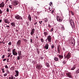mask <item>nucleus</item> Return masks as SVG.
I'll use <instances>...</instances> for the list:
<instances>
[{"label":"nucleus","mask_w":79,"mask_h":79,"mask_svg":"<svg viewBox=\"0 0 79 79\" xmlns=\"http://www.w3.org/2000/svg\"><path fill=\"white\" fill-rule=\"evenodd\" d=\"M6 11L7 12H9V9H8V8H7Z\"/></svg>","instance_id":"ea45409f"},{"label":"nucleus","mask_w":79,"mask_h":79,"mask_svg":"<svg viewBox=\"0 0 79 79\" xmlns=\"http://www.w3.org/2000/svg\"><path fill=\"white\" fill-rule=\"evenodd\" d=\"M28 20H29V21L31 22V20L32 19L31 18V15H30V14H29L28 15Z\"/></svg>","instance_id":"a211bd4d"},{"label":"nucleus","mask_w":79,"mask_h":79,"mask_svg":"<svg viewBox=\"0 0 79 79\" xmlns=\"http://www.w3.org/2000/svg\"><path fill=\"white\" fill-rule=\"evenodd\" d=\"M9 59H7V62H9Z\"/></svg>","instance_id":"3c124183"},{"label":"nucleus","mask_w":79,"mask_h":79,"mask_svg":"<svg viewBox=\"0 0 79 79\" xmlns=\"http://www.w3.org/2000/svg\"><path fill=\"white\" fill-rule=\"evenodd\" d=\"M6 27H10V26L7 25L6 26Z\"/></svg>","instance_id":"8fccbe9b"},{"label":"nucleus","mask_w":79,"mask_h":79,"mask_svg":"<svg viewBox=\"0 0 79 79\" xmlns=\"http://www.w3.org/2000/svg\"><path fill=\"white\" fill-rule=\"evenodd\" d=\"M3 43V42L2 41L1 43H2V44Z\"/></svg>","instance_id":"69168bd1"},{"label":"nucleus","mask_w":79,"mask_h":79,"mask_svg":"<svg viewBox=\"0 0 79 79\" xmlns=\"http://www.w3.org/2000/svg\"><path fill=\"white\" fill-rule=\"evenodd\" d=\"M8 45H11V43L10 42L8 43Z\"/></svg>","instance_id":"a19ab883"},{"label":"nucleus","mask_w":79,"mask_h":79,"mask_svg":"<svg viewBox=\"0 0 79 79\" xmlns=\"http://www.w3.org/2000/svg\"><path fill=\"white\" fill-rule=\"evenodd\" d=\"M10 50H8V52H10Z\"/></svg>","instance_id":"774afa93"},{"label":"nucleus","mask_w":79,"mask_h":79,"mask_svg":"<svg viewBox=\"0 0 79 79\" xmlns=\"http://www.w3.org/2000/svg\"><path fill=\"white\" fill-rule=\"evenodd\" d=\"M35 32V29L34 28H33L31 29V35H32L34 34V32Z\"/></svg>","instance_id":"f8f14e48"},{"label":"nucleus","mask_w":79,"mask_h":79,"mask_svg":"<svg viewBox=\"0 0 79 79\" xmlns=\"http://www.w3.org/2000/svg\"><path fill=\"white\" fill-rule=\"evenodd\" d=\"M54 60H55V61H58L59 60V59L58 58L55 57L54 58Z\"/></svg>","instance_id":"4be33fe9"},{"label":"nucleus","mask_w":79,"mask_h":79,"mask_svg":"<svg viewBox=\"0 0 79 79\" xmlns=\"http://www.w3.org/2000/svg\"><path fill=\"white\" fill-rule=\"evenodd\" d=\"M40 40L42 42V43H44V40L43 39H41Z\"/></svg>","instance_id":"c756f323"},{"label":"nucleus","mask_w":79,"mask_h":79,"mask_svg":"<svg viewBox=\"0 0 79 79\" xmlns=\"http://www.w3.org/2000/svg\"><path fill=\"white\" fill-rule=\"evenodd\" d=\"M57 48H60V45H58Z\"/></svg>","instance_id":"49530a36"},{"label":"nucleus","mask_w":79,"mask_h":79,"mask_svg":"<svg viewBox=\"0 0 79 79\" xmlns=\"http://www.w3.org/2000/svg\"><path fill=\"white\" fill-rule=\"evenodd\" d=\"M12 54L13 55H15V56H16V55H18V53L16 52V49H14L12 50Z\"/></svg>","instance_id":"20e7f679"},{"label":"nucleus","mask_w":79,"mask_h":79,"mask_svg":"<svg viewBox=\"0 0 79 79\" xmlns=\"http://www.w3.org/2000/svg\"><path fill=\"white\" fill-rule=\"evenodd\" d=\"M40 58V59H41V60L43 59V58H42V57H41Z\"/></svg>","instance_id":"864d4df0"},{"label":"nucleus","mask_w":79,"mask_h":79,"mask_svg":"<svg viewBox=\"0 0 79 79\" xmlns=\"http://www.w3.org/2000/svg\"><path fill=\"white\" fill-rule=\"evenodd\" d=\"M36 39H38V36H36Z\"/></svg>","instance_id":"052dcab7"},{"label":"nucleus","mask_w":79,"mask_h":79,"mask_svg":"<svg viewBox=\"0 0 79 79\" xmlns=\"http://www.w3.org/2000/svg\"><path fill=\"white\" fill-rule=\"evenodd\" d=\"M35 18H36V19H37V16H35Z\"/></svg>","instance_id":"e2e57ef3"},{"label":"nucleus","mask_w":79,"mask_h":79,"mask_svg":"<svg viewBox=\"0 0 79 79\" xmlns=\"http://www.w3.org/2000/svg\"><path fill=\"white\" fill-rule=\"evenodd\" d=\"M6 59H4L3 60V61H6Z\"/></svg>","instance_id":"a18cd8bd"},{"label":"nucleus","mask_w":79,"mask_h":79,"mask_svg":"<svg viewBox=\"0 0 79 79\" xmlns=\"http://www.w3.org/2000/svg\"><path fill=\"white\" fill-rule=\"evenodd\" d=\"M44 34L45 37H46L47 35V34H48V32H45V31H44Z\"/></svg>","instance_id":"412c9836"},{"label":"nucleus","mask_w":79,"mask_h":79,"mask_svg":"<svg viewBox=\"0 0 79 79\" xmlns=\"http://www.w3.org/2000/svg\"><path fill=\"white\" fill-rule=\"evenodd\" d=\"M56 18L57 20L58 21H59V22H61V21H62V19H61V17L60 16H56Z\"/></svg>","instance_id":"7ed1b4c3"},{"label":"nucleus","mask_w":79,"mask_h":79,"mask_svg":"<svg viewBox=\"0 0 79 79\" xmlns=\"http://www.w3.org/2000/svg\"><path fill=\"white\" fill-rule=\"evenodd\" d=\"M10 55H9L8 56V57H10Z\"/></svg>","instance_id":"13d9d810"},{"label":"nucleus","mask_w":79,"mask_h":79,"mask_svg":"<svg viewBox=\"0 0 79 79\" xmlns=\"http://www.w3.org/2000/svg\"><path fill=\"white\" fill-rule=\"evenodd\" d=\"M10 24L11 25H12V26H13V27L16 26H15V22L11 23H10Z\"/></svg>","instance_id":"6ab92c4d"},{"label":"nucleus","mask_w":79,"mask_h":79,"mask_svg":"<svg viewBox=\"0 0 79 79\" xmlns=\"http://www.w3.org/2000/svg\"><path fill=\"white\" fill-rule=\"evenodd\" d=\"M76 65H74L73 67L72 68H71V70H74V69H76Z\"/></svg>","instance_id":"aec40b11"},{"label":"nucleus","mask_w":79,"mask_h":79,"mask_svg":"<svg viewBox=\"0 0 79 79\" xmlns=\"http://www.w3.org/2000/svg\"><path fill=\"white\" fill-rule=\"evenodd\" d=\"M16 45L18 47H20V45H21V40H18L16 43Z\"/></svg>","instance_id":"1a4fd4ad"},{"label":"nucleus","mask_w":79,"mask_h":79,"mask_svg":"<svg viewBox=\"0 0 79 79\" xmlns=\"http://www.w3.org/2000/svg\"><path fill=\"white\" fill-rule=\"evenodd\" d=\"M63 50H65V48H63Z\"/></svg>","instance_id":"bf43d9fd"},{"label":"nucleus","mask_w":79,"mask_h":79,"mask_svg":"<svg viewBox=\"0 0 79 79\" xmlns=\"http://www.w3.org/2000/svg\"><path fill=\"white\" fill-rule=\"evenodd\" d=\"M44 48L46 50H48V44H46L45 45V46H44Z\"/></svg>","instance_id":"4468645a"},{"label":"nucleus","mask_w":79,"mask_h":79,"mask_svg":"<svg viewBox=\"0 0 79 79\" xmlns=\"http://www.w3.org/2000/svg\"><path fill=\"white\" fill-rule=\"evenodd\" d=\"M51 5H52V4H53V3H52V2H51Z\"/></svg>","instance_id":"680f3d73"},{"label":"nucleus","mask_w":79,"mask_h":79,"mask_svg":"<svg viewBox=\"0 0 79 79\" xmlns=\"http://www.w3.org/2000/svg\"><path fill=\"white\" fill-rule=\"evenodd\" d=\"M5 68H6V69H9L7 65H6L5 66Z\"/></svg>","instance_id":"f704fd0d"},{"label":"nucleus","mask_w":79,"mask_h":79,"mask_svg":"<svg viewBox=\"0 0 79 79\" xmlns=\"http://www.w3.org/2000/svg\"><path fill=\"white\" fill-rule=\"evenodd\" d=\"M2 73H5V71L4 70H2Z\"/></svg>","instance_id":"5fc2aeb1"},{"label":"nucleus","mask_w":79,"mask_h":79,"mask_svg":"<svg viewBox=\"0 0 79 79\" xmlns=\"http://www.w3.org/2000/svg\"><path fill=\"white\" fill-rule=\"evenodd\" d=\"M35 23H34V25H36L37 24V22H36V21H35Z\"/></svg>","instance_id":"c9c22d12"},{"label":"nucleus","mask_w":79,"mask_h":79,"mask_svg":"<svg viewBox=\"0 0 79 79\" xmlns=\"http://www.w3.org/2000/svg\"><path fill=\"white\" fill-rule=\"evenodd\" d=\"M54 30V28H52L50 30V32H52Z\"/></svg>","instance_id":"72a5a7b5"},{"label":"nucleus","mask_w":79,"mask_h":79,"mask_svg":"<svg viewBox=\"0 0 79 79\" xmlns=\"http://www.w3.org/2000/svg\"><path fill=\"white\" fill-rule=\"evenodd\" d=\"M15 72L16 73V74L15 75V77H18L19 75V72L17 70H15Z\"/></svg>","instance_id":"f3484780"},{"label":"nucleus","mask_w":79,"mask_h":79,"mask_svg":"<svg viewBox=\"0 0 79 79\" xmlns=\"http://www.w3.org/2000/svg\"><path fill=\"white\" fill-rule=\"evenodd\" d=\"M15 18L16 19H22L23 20V18L21 16H19V15H17L15 17Z\"/></svg>","instance_id":"39448f33"},{"label":"nucleus","mask_w":79,"mask_h":79,"mask_svg":"<svg viewBox=\"0 0 79 79\" xmlns=\"http://www.w3.org/2000/svg\"><path fill=\"white\" fill-rule=\"evenodd\" d=\"M44 19L45 22H47V21H48V19H47V18H45Z\"/></svg>","instance_id":"2f4dec72"},{"label":"nucleus","mask_w":79,"mask_h":79,"mask_svg":"<svg viewBox=\"0 0 79 79\" xmlns=\"http://www.w3.org/2000/svg\"><path fill=\"white\" fill-rule=\"evenodd\" d=\"M9 8H10V9H13V5H9Z\"/></svg>","instance_id":"5701e85b"},{"label":"nucleus","mask_w":79,"mask_h":79,"mask_svg":"<svg viewBox=\"0 0 79 79\" xmlns=\"http://www.w3.org/2000/svg\"><path fill=\"white\" fill-rule=\"evenodd\" d=\"M19 4V3L18 2V1H15L14 2V6H16V5H17Z\"/></svg>","instance_id":"ddd939ff"},{"label":"nucleus","mask_w":79,"mask_h":79,"mask_svg":"<svg viewBox=\"0 0 79 79\" xmlns=\"http://www.w3.org/2000/svg\"><path fill=\"white\" fill-rule=\"evenodd\" d=\"M66 75L67 76H68L69 77L72 78V74L71 73H66Z\"/></svg>","instance_id":"6e6552de"},{"label":"nucleus","mask_w":79,"mask_h":79,"mask_svg":"<svg viewBox=\"0 0 79 79\" xmlns=\"http://www.w3.org/2000/svg\"><path fill=\"white\" fill-rule=\"evenodd\" d=\"M5 3L3 2H2L0 4V8H4L5 6Z\"/></svg>","instance_id":"0eeeda50"},{"label":"nucleus","mask_w":79,"mask_h":79,"mask_svg":"<svg viewBox=\"0 0 79 79\" xmlns=\"http://www.w3.org/2000/svg\"><path fill=\"white\" fill-rule=\"evenodd\" d=\"M6 72L7 74H10V71H9L8 69L6 70Z\"/></svg>","instance_id":"473e14b6"},{"label":"nucleus","mask_w":79,"mask_h":79,"mask_svg":"<svg viewBox=\"0 0 79 79\" xmlns=\"http://www.w3.org/2000/svg\"><path fill=\"white\" fill-rule=\"evenodd\" d=\"M71 14H72V15H74V12H71Z\"/></svg>","instance_id":"09e8293b"},{"label":"nucleus","mask_w":79,"mask_h":79,"mask_svg":"<svg viewBox=\"0 0 79 79\" xmlns=\"http://www.w3.org/2000/svg\"><path fill=\"white\" fill-rule=\"evenodd\" d=\"M4 57H5V55H3L2 57V59H3V58H4Z\"/></svg>","instance_id":"c03bdc74"},{"label":"nucleus","mask_w":79,"mask_h":79,"mask_svg":"<svg viewBox=\"0 0 79 79\" xmlns=\"http://www.w3.org/2000/svg\"><path fill=\"white\" fill-rule=\"evenodd\" d=\"M8 0H6V2L5 3H7V2H8Z\"/></svg>","instance_id":"6e6d98bb"},{"label":"nucleus","mask_w":79,"mask_h":79,"mask_svg":"<svg viewBox=\"0 0 79 79\" xmlns=\"http://www.w3.org/2000/svg\"><path fill=\"white\" fill-rule=\"evenodd\" d=\"M60 50H61V49H60V48H57V51L58 53H59V54H60Z\"/></svg>","instance_id":"bb28decb"},{"label":"nucleus","mask_w":79,"mask_h":79,"mask_svg":"<svg viewBox=\"0 0 79 79\" xmlns=\"http://www.w3.org/2000/svg\"><path fill=\"white\" fill-rule=\"evenodd\" d=\"M63 64H65V63H66V62H65V61H64L63 62Z\"/></svg>","instance_id":"de8ad7c7"},{"label":"nucleus","mask_w":79,"mask_h":79,"mask_svg":"<svg viewBox=\"0 0 79 79\" xmlns=\"http://www.w3.org/2000/svg\"><path fill=\"white\" fill-rule=\"evenodd\" d=\"M46 64L47 68H49L50 67V65H49V64L48 63H46Z\"/></svg>","instance_id":"cd10ccee"},{"label":"nucleus","mask_w":79,"mask_h":79,"mask_svg":"<svg viewBox=\"0 0 79 79\" xmlns=\"http://www.w3.org/2000/svg\"><path fill=\"white\" fill-rule=\"evenodd\" d=\"M2 11L1 9H0V15H2Z\"/></svg>","instance_id":"e433bc0d"},{"label":"nucleus","mask_w":79,"mask_h":79,"mask_svg":"<svg viewBox=\"0 0 79 79\" xmlns=\"http://www.w3.org/2000/svg\"><path fill=\"white\" fill-rule=\"evenodd\" d=\"M4 22H5V23H7V24H9L10 23V22H9V21H8V19H4Z\"/></svg>","instance_id":"dca6fc26"},{"label":"nucleus","mask_w":79,"mask_h":79,"mask_svg":"<svg viewBox=\"0 0 79 79\" xmlns=\"http://www.w3.org/2000/svg\"><path fill=\"white\" fill-rule=\"evenodd\" d=\"M35 32V29L34 28H33L31 29V35H32L34 34V32Z\"/></svg>","instance_id":"9b49d317"},{"label":"nucleus","mask_w":79,"mask_h":79,"mask_svg":"<svg viewBox=\"0 0 79 79\" xmlns=\"http://www.w3.org/2000/svg\"><path fill=\"white\" fill-rule=\"evenodd\" d=\"M2 69V71H4V68H3V69Z\"/></svg>","instance_id":"4d7b16f0"},{"label":"nucleus","mask_w":79,"mask_h":79,"mask_svg":"<svg viewBox=\"0 0 79 79\" xmlns=\"http://www.w3.org/2000/svg\"><path fill=\"white\" fill-rule=\"evenodd\" d=\"M71 53H69L67 55H66V56H65V58H66L67 60H68L71 58Z\"/></svg>","instance_id":"f03ea898"},{"label":"nucleus","mask_w":79,"mask_h":79,"mask_svg":"<svg viewBox=\"0 0 79 79\" xmlns=\"http://www.w3.org/2000/svg\"><path fill=\"white\" fill-rule=\"evenodd\" d=\"M79 73V69H78L77 71H76V74H77Z\"/></svg>","instance_id":"c85d7f7f"},{"label":"nucleus","mask_w":79,"mask_h":79,"mask_svg":"<svg viewBox=\"0 0 79 79\" xmlns=\"http://www.w3.org/2000/svg\"><path fill=\"white\" fill-rule=\"evenodd\" d=\"M57 56L59 57L60 60H61L63 58V55L57 54Z\"/></svg>","instance_id":"9d476101"},{"label":"nucleus","mask_w":79,"mask_h":79,"mask_svg":"<svg viewBox=\"0 0 79 79\" xmlns=\"http://www.w3.org/2000/svg\"><path fill=\"white\" fill-rule=\"evenodd\" d=\"M2 20L0 19V23H2Z\"/></svg>","instance_id":"603ef678"},{"label":"nucleus","mask_w":79,"mask_h":79,"mask_svg":"<svg viewBox=\"0 0 79 79\" xmlns=\"http://www.w3.org/2000/svg\"><path fill=\"white\" fill-rule=\"evenodd\" d=\"M47 39L48 42H51V41H52V37L51 36L49 35L47 36Z\"/></svg>","instance_id":"423d86ee"},{"label":"nucleus","mask_w":79,"mask_h":79,"mask_svg":"<svg viewBox=\"0 0 79 79\" xmlns=\"http://www.w3.org/2000/svg\"><path fill=\"white\" fill-rule=\"evenodd\" d=\"M30 42H31V43H32V39H31L30 40Z\"/></svg>","instance_id":"37998d69"},{"label":"nucleus","mask_w":79,"mask_h":79,"mask_svg":"<svg viewBox=\"0 0 79 79\" xmlns=\"http://www.w3.org/2000/svg\"><path fill=\"white\" fill-rule=\"evenodd\" d=\"M22 58V57L21 56H18L17 57V59L18 60H20V59Z\"/></svg>","instance_id":"b1692460"},{"label":"nucleus","mask_w":79,"mask_h":79,"mask_svg":"<svg viewBox=\"0 0 79 79\" xmlns=\"http://www.w3.org/2000/svg\"><path fill=\"white\" fill-rule=\"evenodd\" d=\"M9 79H13L14 77H13V76L11 75L10 77L9 78Z\"/></svg>","instance_id":"a878e982"},{"label":"nucleus","mask_w":79,"mask_h":79,"mask_svg":"<svg viewBox=\"0 0 79 79\" xmlns=\"http://www.w3.org/2000/svg\"><path fill=\"white\" fill-rule=\"evenodd\" d=\"M3 44H5V42H3Z\"/></svg>","instance_id":"338daca9"},{"label":"nucleus","mask_w":79,"mask_h":79,"mask_svg":"<svg viewBox=\"0 0 79 79\" xmlns=\"http://www.w3.org/2000/svg\"><path fill=\"white\" fill-rule=\"evenodd\" d=\"M51 48L52 49H53V48H55V45H54V44H53L52 46H51Z\"/></svg>","instance_id":"7c9ffc66"},{"label":"nucleus","mask_w":79,"mask_h":79,"mask_svg":"<svg viewBox=\"0 0 79 79\" xmlns=\"http://www.w3.org/2000/svg\"><path fill=\"white\" fill-rule=\"evenodd\" d=\"M48 26L49 28H51V27H52V26H51L50 24H48Z\"/></svg>","instance_id":"4c0bfd02"},{"label":"nucleus","mask_w":79,"mask_h":79,"mask_svg":"<svg viewBox=\"0 0 79 79\" xmlns=\"http://www.w3.org/2000/svg\"><path fill=\"white\" fill-rule=\"evenodd\" d=\"M70 23L71 25L73 28H74V27H75V23H74V22H73V21L71 19L70 20Z\"/></svg>","instance_id":"f257e3e1"},{"label":"nucleus","mask_w":79,"mask_h":79,"mask_svg":"<svg viewBox=\"0 0 79 79\" xmlns=\"http://www.w3.org/2000/svg\"><path fill=\"white\" fill-rule=\"evenodd\" d=\"M42 21H39V23H40V24H42Z\"/></svg>","instance_id":"79ce46f5"},{"label":"nucleus","mask_w":79,"mask_h":79,"mask_svg":"<svg viewBox=\"0 0 79 79\" xmlns=\"http://www.w3.org/2000/svg\"><path fill=\"white\" fill-rule=\"evenodd\" d=\"M13 56V55H11L10 57H12Z\"/></svg>","instance_id":"0e129e2a"},{"label":"nucleus","mask_w":79,"mask_h":79,"mask_svg":"<svg viewBox=\"0 0 79 79\" xmlns=\"http://www.w3.org/2000/svg\"><path fill=\"white\" fill-rule=\"evenodd\" d=\"M18 55L19 56H21V51H19L18 52Z\"/></svg>","instance_id":"393cba45"},{"label":"nucleus","mask_w":79,"mask_h":79,"mask_svg":"<svg viewBox=\"0 0 79 79\" xmlns=\"http://www.w3.org/2000/svg\"><path fill=\"white\" fill-rule=\"evenodd\" d=\"M7 76V73H5V74L4 75V76L5 77L6 76Z\"/></svg>","instance_id":"58836bf2"},{"label":"nucleus","mask_w":79,"mask_h":79,"mask_svg":"<svg viewBox=\"0 0 79 79\" xmlns=\"http://www.w3.org/2000/svg\"><path fill=\"white\" fill-rule=\"evenodd\" d=\"M42 67V65H38L36 67V68L37 69H41Z\"/></svg>","instance_id":"2eb2a0df"}]
</instances>
